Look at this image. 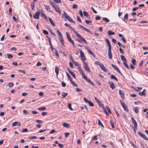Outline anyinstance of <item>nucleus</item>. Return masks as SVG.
I'll return each mask as SVG.
<instances>
[{"instance_id": "nucleus-1", "label": "nucleus", "mask_w": 148, "mask_h": 148, "mask_svg": "<svg viewBox=\"0 0 148 148\" xmlns=\"http://www.w3.org/2000/svg\"><path fill=\"white\" fill-rule=\"evenodd\" d=\"M75 35L79 38V39H77V40L81 43L83 42L86 44H87V42L85 39L80 34H79L78 32H75Z\"/></svg>"}, {"instance_id": "nucleus-2", "label": "nucleus", "mask_w": 148, "mask_h": 148, "mask_svg": "<svg viewBox=\"0 0 148 148\" xmlns=\"http://www.w3.org/2000/svg\"><path fill=\"white\" fill-rule=\"evenodd\" d=\"M40 9L37 10V12L33 15V17L34 19H39V16L40 15Z\"/></svg>"}, {"instance_id": "nucleus-3", "label": "nucleus", "mask_w": 148, "mask_h": 148, "mask_svg": "<svg viewBox=\"0 0 148 148\" xmlns=\"http://www.w3.org/2000/svg\"><path fill=\"white\" fill-rule=\"evenodd\" d=\"M66 35L67 36V37L68 40L71 43H72L73 45V47H75V46L74 45V42L71 39L69 34L67 32H66Z\"/></svg>"}, {"instance_id": "nucleus-4", "label": "nucleus", "mask_w": 148, "mask_h": 148, "mask_svg": "<svg viewBox=\"0 0 148 148\" xmlns=\"http://www.w3.org/2000/svg\"><path fill=\"white\" fill-rule=\"evenodd\" d=\"M84 63V66L83 67L84 69L86 71H88V72H89L90 71V69L88 67L87 64L86 63V62H83Z\"/></svg>"}, {"instance_id": "nucleus-5", "label": "nucleus", "mask_w": 148, "mask_h": 148, "mask_svg": "<svg viewBox=\"0 0 148 148\" xmlns=\"http://www.w3.org/2000/svg\"><path fill=\"white\" fill-rule=\"evenodd\" d=\"M79 51L80 53V56L82 58V60L84 62V61L86 60V57L84 55V53L81 50H80Z\"/></svg>"}, {"instance_id": "nucleus-6", "label": "nucleus", "mask_w": 148, "mask_h": 148, "mask_svg": "<svg viewBox=\"0 0 148 148\" xmlns=\"http://www.w3.org/2000/svg\"><path fill=\"white\" fill-rule=\"evenodd\" d=\"M121 104L123 107V108H124L125 110L126 111L128 112V110L127 108V106L125 104V103L124 102H122L121 101Z\"/></svg>"}, {"instance_id": "nucleus-7", "label": "nucleus", "mask_w": 148, "mask_h": 148, "mask_svg": "<svg viewBox=\"0 0 148 148\" xmlns=\"http://www.w3.org/2000/svg\"><path fill=\"white\" fill-rule=\"evenodd\" d=\"M138 134L141 137L147 140H148V138L145 136V134L141 133L140 132H138Z\"/></svg>"}, {"instance_id": "nucleus-8", "label": "nucleus", "mask_w": 148, "mask_h": 148, "mask_svg": "<svg viewBox=\"0 0 148 148\" xmlns=\"http://www.w3.org/2000/svg\"><path fill=\"white\" fill-rule=\"evenodd\" d=\"M108 55L109 58L111 59L112 58V56L111 53V48H108Z\"/></svg>"}, {"instance_id": "nucleus-9", "label": "nucleus", "mask_w": 148, "mask_h": 148, "mask_svg": "<svg viewBox=\"0 0 148 148\" xmlns=\"http://www.w3.org/2000/svg\"><path fill=\"white\" fill-rule=\"evenodd\" d=\"M100 67L101 69L103 70L105 72H107V69H106V68L103 65L102 63L100 64Z\"/></svg>"}, {"instance_id": "nucleus-10", "label": "nucleus", "mask_w": 148, "mask_h": 148, "mask_svg": "<svg viewBox=\"0 0 148 148\" xmlns=\"http://www.w3.org/2000/svg\"><path fill=\"white\" fill-rule=\"evenodd\" d=\"M119 94L121 95V97L123 99H124L125 97V95L123 91L120 90H119Z\"/></svg>"}, {"instance_id": "nucleus-11", "label": "nucleus", "mask_w": 148, "mask_h": 148, "mask_svg": "<svg viewBox=\"0 0 148 148\" xmlns=\"http://www.w3.org/2000/svg\"><path fill=\"white\" fill-rule=\"evenodd\" d=\"M108 83L110 85V88L112 89H114L115 88V86L114 83L112 82H108Z\"/></svg>"}, {"instance_id": "nucleus-12", "label": "nucleus", "mask_w": 148, "mask_h": 148, "mask_svg": "<svg viewBox=\"0 0 148 148\" xmlns=\"http://www.w3.org/2000/svg\"><path fill=\"white\" fill-rule=\"evenodd\" d=\"M105 41L108 45V48H111V46L109 40L107 38H106Z\"/></svg>"}, {"instance_id": "nucleus-13", "label": "nucleus", "mask_w": 148, "mask_h": 148, "mask_svg": "<svg viewBox=\"0 0 148 148\" xmlns=\"http://www.w3.org/2000/svg\"><path fill=\"white\" fill-rule=\"evenodd\" d=\"M56 11L59 14H61V11L60 9V8H59L58 6L57 5L54 8Z\"/></svg>"}, {"instance_id": "nucleus-14", "label": "nucleus", "mask_w": 148, "mask_h": 148, "mask_svg": "<svg viewBox=\"0 0 148 148\" xmlns=\"http://www.w3.org/2000/svg\"><path fill=\"white\" fill-rule=\"evenodd\" d=\"M12 125L13 126H20L21 125V123L19 122H15L12 123Z\"/></svg>"}, {"instance_id": "nucleus-15", "label": "nucleus", "mask_w": 148, "mask_h": 148, "mask_svg": "<svg viewBox=\"0 0 148 148\" xmlns=\"http://www.w3.org/2000/svg\"><path fill=\"white\" fill-rule=\"evenodd\" d=\"M44 6L45 8V9L47 10L48 12H52V11L51 10L49 7L48 5H44Z\"/></svg>"}, {"instance_id": "nucleus-16", "label": "nucleus", "mask_w": 148, "mask_h": 148, "mask_svg": "<svg viewBox=\"0 0 148 148\" xmlns=\"http://www.w3.org/2000/svg\"><path fill=\"white\" fill-rule=\"evenodd\" d=\"M146 90L144 89L143 90V91L141 92H140L139 93V94L140 96H143V95H145L146 93Z\"/></svg>"}, {"instance_id": "nucleus-17", "label": "nucleus", "mask_w": 148, "mask_h": 148, "mask_svg": "<svg viewBox=\"0 0 148 148\" xmlns=\"http://www.w3.org/2000/svg\"><path fill=\"white\" fill-rule=\"evenodd\" d=\"M41 17L45 18L46 20L48 21L47 18L45 14L43 12H42L41 14Z\"/></svg>"}, {"instance_id": "nucleus-18", "label": "nucleus", "mask_w": 148, "mask_h": 148, "mask_svg": "<svg viewBox=\"0 0 148 148\" xmlns=\"http://www.w3.org/2000/svg\"><path fill=\"white\" fill-rule=\"evenodd\" d=\"M59 40L60 42L63 45H64V40L62 36L60 37H59Z\"/></svg>"}, {"instance_id": "nucleus-19", "label": "nucleus", "mask_w": 148, "mask_h": 148, "mask_svg": "<svg viewBox=\"0 0 148 148\" xmlns=\"http://www.w3.org/2000/svg\"><path fill=\"white\" fill-rule=\"evenodd\" d=\"M87 82L89 83L90 84L92 85L93 86H95V84L92 82L90 79H87L86 80Z\"/></svg>"}, {"instance_id": "nucleus-20", "label": "nucleus", "mask_w": 148, "mask_h": 148, "mask_svg": "<svg viewBox=\"0 0 148 148\" xmlns=\"http://www.w3.org/2000/svg\"><path fill=\"white\" fill-rule=\"evenodd\" d=\"M121 59L123 61V62H127V60L125 59L124 56L123 55H121Z\"/></svg>"}, {"instance_id": "nucleus-21", "label": "nucleus", "mask_w": 148, "mask_h": 148, "mask_svg": "<svg viewBox=\"0 0 148 148\" xmlns=\"http://www.w3.org/2000/svg\"><path fill=\"white\" fill-rule=\"evenodd\" d=\"M62 98H65V97L67 96L68 95V93H65L64 92H62Z\"/></svg>"}, {"instance_id": "nucleus-22", "label": "nucleus", "mask_w": 148, "mask_h": 148, "mask_svg": "<svg viewBox=\"0 0 148 148\" xmlns=\"http://www.w3.org/2000/svg\"><path fill=\"white\" fill-rule=\"evenodd\" d=\"M49 21L50 22V23H51V25L52 26H55V24L53 22V20L51 19V18H50L49 17Z\"/></svg>"}, {"instance_id": "nucleus-23", "label": "nucleus", "mask_w": 148, "mask_h": 148, "mask_svg": "<svg viewBox=\"0 0 148 148\" xmlns=\"http://www.w3.org/2000/svg\"><path fill=\"white\" fill-rule=\"evenodd\" d=\"M49 2L51 5V6L53 7L54 8L57 5H56L54 2L51 1H49Z\"/></svg>"}, {"instance_id": "nucleus-24", "label": "nucleus", "mask_w": 148, "mask_h": 148, "mask_svg": "<svg viewBox=\"0 0 148 148\" xmlns=\"http://www.w3.org/2000/svg\"><path fill=\"white\" fill-rule=\"evenodd\" d=\"M62 125L64 127H68L69 126V124L65 122L63 123Z\"/></svg>"}, {"instance_id": "nucleus-25", "label": "nucleus", "mask_w": 148, "mask_h": 148, "mask_svg": "<svg viewBox=\"0 0 148 148\" xmlns=\"http://www.w3.org/2000/svg\"><path fill=\"white\" fill-rule=\"evenodd\" d=\"M111 78L112 79H115L116 81H117L118 80V79L116 77L113 75H111Z\"/></svg>"}, {"instance_id": "nucleus-26", "label": "nucleus", "mask_w": 148, "mask_h": 148, "mask_svg": "<svg viewBox=\"0 0 148 148\" xmlns=\"http://www.w3.org/2000/svg\"><path fill=\"white\" fill-rule=\"evenodd\" d=\"M108 34L109 35H114L115 34L114 32H112L111 31H109L108 32Z\"/></svg>"}, {"instance_id": "nucleus-27", "label": "nucleus", "mask_w": 148, "mask_h": 148, "mask_svg": "<svg viewBox=\"0 0 148 148\" xmlns=\"http://www.w3.org/2000/svg\"><path fill=\"white\" fill-rule=\"evenodd\" d=\"M127 62H123V64L127 69H130V67L127 64Z\"/></svg>"}, {"instance_id": "nucleus-28", "label": "nucleus", "mask_w": 148, "mask_h": 148, "mask_svg": "<svg viewBox=\"0 0 148 148\" xmlns=\"http://www.w3.org/2000/svg\"><path fill=\"white\" fill-rule=\"evenodd\" d=\"M57 34L59 36V37H62V35L61 32H60L57 29Z\"/></svg>"}, {"instance_id": "nucleus-29", "label": "nucleus", "mask_w": 148, "mask_h": 148, "mask_svg": "<svg viewBox=\"0 0 148 148\" xmlns=\"http://www.w3.org/2000/svg\"><path fill=\"white\" fill-rule=\"evenodd\" d=\"M103 20L106 22H108L110 21L106 17L103 18Z\"/></svg>"}, {"instance_id": "nucleus-30", "label": "nucleus", "mask_w": 148, "mask_h": 148, "mask_svg": "<svg viewBox=\"0 0 148 148\" xmlns=\"http://www.w3.org/2000/svg\"><path fill=\"white\" fill-rule=\"evenodd\" d=\"M66 75H67V77H68V78L69 79L70 81L71 80H72V79L71 77V76L70 75H69V74L68 72H66Z\"/></svg>"}, {"instance_id": "nucleus-31", "label": "nucleus", "mask_w": 148, "mask_h": 148, "mask_svg": "<svg viewBox=\"0 0 148 148\" xmlns=\"http://www.w3.org/2000/svg\"><path fill=\"white\" fill-rule=\"evenodd\" d=\"M67 19L71 22L73 23H75V22L70 16L67 18Z\"/></svg>"}, {"instance_id": "nucleus-32", "label": "nucleus", "mask_w": 148, "mask_h": 148, "mask_svg": "<svg viewBox=\"0 0 148 148\" xmlns=\"http://www.w3.org/2000/svg\"><path fill=\"white\" fill-rule=\"evenodd\" d=\"M82 77L84 79L86 80L87 79H88L87 76L85 75L84 73H82Z\"/></svg>"}, {"instance_id": "nucleus-33", "label": "nucleus", "mask_w": 148, "mask_h": 148, "mask_svg": "<svg viewBox=\"0 0 148 148\" xmlns=\"http://www.w3.org/2000/svg\"><path fill=\"white\" fill-rule=\"evenodd\" d=\"M63 12L64 17L66 18L67 19L69 17V16L67 15V14L64 11Z\"/></svg>"}, {"instance_id": "nucleus-34", "label": "nucleus", "mask_w": 148, "mask_h": 148, "mask_svg": "<svg viewBox=\"0 0 148 148\" xmlns=\"http://www.w3.org/2000/svg\"><path fill=\"white\" fill-rule=\"evenodd\" d=\"M59 68L58 67H56L55 69V71L57 75H58L59 73Z\"/></svg>"}, {"instance_id": "nucleus-35", "label": "nucleus", "mask_w": 148, "mask_h": 148, "mask_svg": "<svg viewBox=\"0 0 148 148\" xmlns=\"http://www.w3.org/2000/svg\"><path fill=\"white\" fill-rule=\"evenodd\" d=\"M87 49L88 52L89 54H90L92 55H93V53L92 52L91 50H90L88 48H87Z\"/></svg>"}, {"instance_id": "nucleus-36", "label": "nucleus", "mask_w": 148, "mask_h": 148, "mask_svg": "<svg viewBox=\"0 0 148 148\" xmlns=\"http://www.w3.org/2000/svg\"><path fill=\"white\" fill-rule=\"evenodd\" d=\"M89 105L91 106H93L94 105L93 103L91 101H89L88 103Z\"/></svg>"}, {"instance_id": "nucleus-37", "label": "nucleus", "mask_w": 148, "mask_h": 148, "mask_svg": "<svg viewBox=\"0 0 148 148\" xmlns=\"http://www.w3.org/2000/svg\"><path fill=\"white\" fill-rule=\"evenodd\" d=\"M83 14L86 17H88L89 15L88 13L86 11L83 12Z\"/></svg>"}, {"instance_id": "nucleus-38", "label": "nucleus", "mask_w": 148, "mask_h": 148, "mask_svg": "<svg viewBox=\"0 0 148 148\" xmlns=\"http://www.w3.org/2000/svg\"><path fill=\"white\" fill-rule=\"evenodd\" d=\"M78 8V6L75 4H74L72 6V8L74 9H77Z\"/></svg>"}, {"instance_id": "nucleus-39", "label": "nucleus", "mask_w": 148, "mask_h": 148, "mask_svg": "<svg viewBox=\"0 0 148 148\" xmlns=\"http://www.w3.org/2000/svg\"><path fill=\"white\" fill-rule=\"evenodd\" d=\"M110 123L112 127L113 128H114V125L113 122L111 120H110Z\"/></svg>"}, {"instance_id": "nucleus-40", "label": "nucleus", "mask_w": 148, "mask_h": 148, "mask_svg": "<svg viewBox=\"0 0 148 148\" xmlns=\"http://www.w3.org/2000/svg\"><path fill=\"white\" fill-rule=\"evenodd\" d=\"M46 108L44 107L42 108H38V110H44L46 109Z\"/></svg>"}, {"instance_id": "nucleus-41", "label": "nucleus", "mask_w": 148, "mask_h": 148, "mask_svg": "<svg viewBox=\"0 0 148 148\" xmlns=\"http://www.w3.org/2000/svg\"><path fill=\"white\" fill-rule=\"evenodd\" d=\"M132 62L134 66L136 65V60L135 59H132Z\"/></svg>"}, {"instance_id": "nucleus-42", "label": "nucleus", "mask_w": 148, "mask_h": 148, "mask_svg": "<svg viewBox=\"0 0 148 148\" xmlns=\"http://www.w3.org/2000/svg\"><path fill=\"white\" fill-rule=\"evenodd\" d=\"M106 109L107 110L109 113H111L110 108L109 106H107L106 107Z\"/></svg>"}, {"instance_id": "nucleus-43", "label": "nucleus", "mask_w": 148, "mask_h": 148, "mask_svg": "<svg viewBox=\"0 0 148 148\" xmlns=\"http://www.w3.org/2000/svg\"><path fill=\"white\" fill-rule=\"evenodd\" d=\"M114 111L115 112H116V113L117 115V116L118 117H119V114L118 113V111L116 110V109L115 108H114Z\"/></svg>"}, {"instance_id": "nucleus-44", "label": "nucleus", "mask_w": 148, "mask_h": 148, "mask_svg": "<svg viewBox=\"0 0 148 148\" xmlns=\"http://www.w3.org/2000/svg\"><path fill=\"white\" fill-rule=\"evenodd\" d=\"M69 27L70 29H71L75 33V32H76L75 30V29H74V28H73L72 27H71V26L69 25Z\"/></svg>"}, {"instance_id": "nucleus-45", "label": "nucleus", "mask_w": 148, "mask_h": 148, "mask_svg": "<svg viewBox=\"0 0 148 148\" xmlns=\"http://www.w3.org/2000/svg\"><path fill=\"white\" fill-rule=\"evenodd\" d=\"M130 143L132 145L134 148H137L136 146L131 141Z\"/></svg>"}, {"instance_id": "nucleus-46", "label": "nucleus", "mask_w": 148, "mask_h": 148, "mask_svg": "<svg viewBox=\"0 0 148 148\" xmlns=\"http://www.w3.org/2000/svg\"><path fill=\"white\" fill-rule=\"evenodd\" d=\"M115 70L119 74H121V73L119 69L117 67Z\"/></svg>"}, {"instance_id": "nucleus-47", "label": "nucleus", "mask_w": 148, "mask_h": 148, "mask_svg": "<svg viewBox=\"0 0 148 148\" xmlns=\"http://www.w3.org/2000/svg\"><path fill=\"white\" fill-rule=\"evenodd\" d=\"M71 103H69L68 107L71 110H73V109L71 107Z\"/></svg>"}, {"instance_id": "nucleus-48", "label": "nucleus", "mask_w": 148, "mask_h": 148, "mask_svg": "<svg viewBox=\"0 0 148 148\" xmlns=\"http://www.w3.org/2000/svg\"><path fill=\"white\" fill-rule=\"evenodd\" d=\"M53 1L56 3H60L61 2V0H53Z\"/></svg>"}, {"instance_id": "nucleus-49", "label": "nucleus", "mask_w": 148, "mask_h": 148, "mask_svg": "<svg viewBox=\"0 0 148 148\" xmlns=\"http://www.w3.org/2000/svg\"><path fill=\"white\" fill-rule=\"evenodd\" d=\"M61 85H62V86L63 87H65L66 86V83L63 82H61Z\"/></svg>"}, {"instance_id": "nucleus-50", "label": "nucleus", "mask_w": 148, "mask_h": 148, "mask_svg": "<svg viewBox=\"0 0 148 148\" xmlns=\"http://www.w3.org/2000/svg\"><path fill=\"white\" fill-rule=\"evenodd\" d=\"M134 111L136 113H137L138 112V109L137 107H136L134 108Z\"/></svg>"}, {"instance_id": "nucleus-51", "label": "nucleus", "mask_w": 148, "mask_h": 148, "mask_svg": "<svg viewBox=\"0 0 148 148\" xmlns=\"http://www.w3.org/2000/svg\"><path fill=\"white\" fill-rule=\"evenodd\" d=\"M71 75L72 76L75 78V75L73 72H72L70 73Z\"/></svg>"}, {"instance_id": "nucleus-52", "label": "nucleus", "mask_w": 148, "mask_h": 148, "mask_svg": "<svg viewBox=\"0 0 148 148\" xmlns=\"http://www.w3.org/2000/svg\"><path fill=\"white\" fill-rule=\"evenodd\" d=\"M95 100L97 103H100V101L99 100V99H98L97 98V97H95Z\"/></svg>"}, {"instance_id": "nucleus-53", "label": "nucleus", "mask_w": 148, "mask_h": 148, "mask_svg": "<svg viewBox=\"0 0 148 148\" xmlns=\"http://www.w3.org/2000/svg\"><path fill=\"white\" fill-rule=\"evenodd\" d=\"M79 14L82 17H83V13L82 10H79Z\"/></svg>"}, {"instance_id": "nucleus-54", "label": "nucleus", "mask_w": 148, "mask_h": 148, "mask_svg": "<svg viewBox=\"0 0 148 148\" xmlns=\"http://www.w3.org/2000/svg\"><path fill=\"white\" fill-rule=\"evenodd\" d=\"M31 6L32 10H33L34 7V3H32L31 4Z\"/></svg>"}, {"instance_id": "nucleus-55", "label": "nucleus", "mask_w": 148, "mask_h": 148, "mask_svg": "<svg viewBox=\"0 0 148 148\" xmlns=\"http://www.w3.org/2000/svg\"><path fill=\"white\" fill-rule=\"evenodd\" d=\"M128 14H126L124 16V19L125 20H127L128 19Z\"/></svg>"}, {"instance_id": "nucleus-56", "label": "nucleus", "mask_w": 148, "mask_h": 148, "mask_svg": "<svg viewBox=\"0 0 148 148\" xmlns=\"http://www.w3.org/2000/svg\"><path fill=\"white\" fill-rule=\"evenodd\" d=\"M85 22L87 24H89V23H91L92 21H90L89 20H86Z\"/></svg>"}, {"instance_id": "nucleus-57", "label": "nucleus", "mask_w": 148, "mask_h": 148, "mask_svg": "<svg viewBox=\"0 0 148 148\" xmlns=\"http://www.w3.org/2000/svg\"><path fill=\"white\" fill-rule=\"evenodd\" d=\"M54 49L55 50V53L56 56L58 57H59V55L58 53V52L56 50V49Z\"/></svg>"}, {"instance_id": "nucleus-58", "label": "nucleus", "mask_w": 148, "mask_h": 148, "mask_svg": "<svg viewBox=\"0 0 148 148\" xmlns=\"http://www.w3.org/2000/svg\"><path fill=\"white\" fill-rule=\"evenodd\" d=\"M43 33L47 35L48 34V32L47 30H44L43 31Z\"/></svg>"}, {"instance_id": "nucleus-59", "label": "nucleus", "mask_w": 148, "mask_h": 148, "mask_svg": "<svg viewBox=\"0 0 148 148\" xmlns=\"http://www.w3.org/2000/svg\"><path fill=\"white\" fill-rule=\"evenodd\" d=\"M101 19V17L100 16H96L95 17V19L96 20H99Z\"/></svg>"}, {"instance_id": "nucleus-60", "label": "nucleus", "mask_w": 148, "mask_h": 148, "mask_svg": "<svg viewBox=\"0 0 148 148\" xmlns=\"http://www.w3.org/2000/svg\"><path fill=\"white\" fill-rule=\"evenodd\" d=\"M70 135V133L68 132H65V136L66 137H68V136Z\"/></svg>"}, {"instance_id": "nucleus-61", "label": "nucleus", "mask_w": 148, "mask_h": 148, "mask_svg": "<svg viewBox=\"0 0 148 148\" xmlns=\"http://www.w3.org/2000/svg\"><path fill=\"white\" fill-rule=\"evenodd\" d=\"M120 52L122 54H123L124 53V51H123L122 49L121 48H120L119 49Z\"/></svg>"}, {"instance_id": "nucleus-62", "label": "nucleus", "mask_w": 148, "mask_h": 148, "mask_svg": "<svg viewBox=\"0 0 148 148\" xmlns=\"http://www.w3.org/2000/svg\"><path fill=\"white\" fill-rule=\"evenodd\" d=\"M139 8V7H135L133 8L132 9V11H135L137 9H138Z\"/></svg>"}, {"instance_id": "nucleus-63", "label": "nucleus", "mask_w": 148, "mask_h": 148, "mask_svg": "<svg viewBox=\"0 0 148 148\" xmlns=\"http://www.w3.org/2000/svg\"><path fill=\"white\" fill-rule=\"evenodd\" d=\"M36 121L38 123H42V121L40 120H36Z\"/></svg>"}, {"instance_id": "nucleus-64", "label": "nucleus", "mask_w": 148, "mask_h": 148, "mask_svg": "<svg viewBox=\"0 0 148 148\" xmlns=\"http://www.w3.org/2000/svg\"><path fill=\"white\" fill-rule=\"evenodd\" d=\"M13 20L16 22H17V21L18 20L14 16H13L12 17Z\"/></svg>"}]
</instances>
